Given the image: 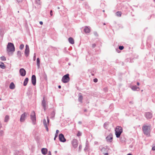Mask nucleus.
Returning a JSON list of instances; mask_svg holds the SVG:
<instances>
[{
	"label": "nucleus",
	"instance_id": "obj_1",
	"mask_svg": "<svg viewBox=\"0 0 155 155\" xmlns=\"http://www.w3.org/2000/svg\"><path fill=\"white\" fill-rule=\"evenodd\" d=\"M150 126L144 125L142 127V130L144 134L148 136H150Z\"/></svg>",
	"mask_w": 155,
	"mask_h": 155
},
{
	"label": "nucleus",
	"instance_id": "obj_19",
	"mask_svg": "<svg viewBox=\"0 0 155 155\" xmlns=\"http://www.w3.org/2000/svg\"><path fill=\"white\" fill-rule=\"evenodd\" d=\"M25 53L26 56L28 57L29 54V49H25Z\"/></svg>",
	"mask_w": 155,
	"mask_h": 155
},
{
	"label": "nucleus",
	"instance_id": "obj_27",
	"mask_svg": "<svg viewBox=\"0 0 155 155\" xmlns=\"http://www.w3.org/2000/svg\"><path fill=\"white\" fill-rule=\"evenodd\" d=\"M1 59L2 61H5L6 60L4 56L1 57Z\"/></svg>",
	"mask_w": 155,
	"mask_h": 155
},
{
	"label": "nucleus",
	"instance_id": "obj_50",
	"mask_svg": "<svg viewBox=\"0 0 155 155\" xmlns=\"http://www.w3.org/2000/svg\"><path fill=\"white\" fill-rule=\"evenodd\" d=\"M104 25H105V23H104Z\"/></svg>",
	"mask_w": 155,
	"mask_h": 155
},
{
	"label": "nucleus",
	"instance_id": "obj_47",
	"mask_svg": "<svg viewBox=\"0 0 155 155\" xmlns=\"http://www.w3.org/2000/svg\"><path fill=\"white\" fill-rule=\"evenodd\" d=\"M52 114L53 115V116H54V112H52Z\"/></svg>",
	"mask_w": 155,
	"mask_h": 155
},
{
	"label": "nucleus",
	"instance_id": "obj_43",
	"mask_svg": "<svg viewBox=\"0 0 155 155\" xmlns=\"http://www.w3.org/2000/svg\"><path fill=\"white\" fill-rule=\"evenodd\" d=\"M36 57L35 55L34 57V61H35V60Z\"/></svg>",
	"mask_w": 155,
	"mask_h": 155
},
{
	"label": "nucleus",
	"instance_id": "obj_5",
	"mask_svg": "<svg viewBox=\"0 0 155 155\" xmlns=\"http://www.w3.org/2000/svg\"><path fill=\"white\" fill-rule=\"evenodd\" d=\"M31 119L32 120L33 124H35V122L36 120V117L35 113L34 111H33L31 112Z\"/></svg>",
	"mask_w": 155,
	"mask_h": 155
},
{
	"label": "nucleus",
	"instance_id": "obj_48",
	"mask_svg": "<svg viewBox=\"0 0 155 155\" xmlns=\"http://www.w3.org/2000/svg\"><path fill=\"white\" fill-rule=\"evenodd\" d=\"M127 155H132L130 153H128Z\"/></svg>",
	"mask_w": 155,
	"mask_h": 155
},
{
	"label": "nucleus",
	"instance_id": "obj_13",
	"mask_svg": "<svg viewBox=\"0 0 155 155\" xmlns=\"http://www.w3.org/2000/svg\"><path fill=\"white\" fill-rule=\"evenodd\" d=\"M26 115L25 113H24L23 114H22L21 116V117L20 118V120L21 122H23L25 120V118Z\"/></svg>",
	"mask_w": 155,
	"mask_h": 155
},
{
	"label": "nucleus",
	"instance_id": "obj_23",
	"mask_svg": "<svg viewBox=\"0 0 155 155\" xmlns=\"http://www.w3.org/2000/svg\"><path fill=\"white\" fill-rule=\"evenodd\" d=\"M122 13L121 12H117L116 13V15L118 17H120Z\"/></svg>",
	"mask_w": 155,
	"mask_h": 155
},
{
	"label": "nucleus",
	"instance_id": "obj_38",
	"mask_svg": "<svg viewBox=\"0 0 155 155\" xmlns=\"http://www.w3.org/2000/svg\"><path fill=\"white\" fill-rule=\"evenodd\" d=\"M59 130H57L56 131V134H57L58 135V134L59 133Z\"/></svg>",
	"mask_w": 155,
	"mask_h": 155
},
{
	"label": "nucleus",
	"instance_id": "obj_42",
	"mask_svg": "<svg viewBox=\"0 0 155 155\" xmlns=\"http://www.w3.org/2000/svg\"><path fill=\"white\" fill-rule=\"evenodd\" d=\"M48 155H51V152L50 151L48 152Z\"/></svg>",
	"mask_w": 155,
	"mask_h": 155
},
{
	"label": "nucleus",
	"instance_id": "obj_36",
	"mask_svg": "<svg viewBox=\"0 0 155 155\" xmlns=\"http://www.w3.org/2000/svg\"><path fill=\"white\" fill-rule=\"evenodd\" d=\"M58 135L57 134H55V136L54 138V140H55L56 138L57 137Z\"/></svg>",
	"mask_w": 155,
	"mask_h": 155
},
{
	"label": "nucleus",
	"instance_id": "obj_51",
	"mask_svg": "<svg viewBox=\"0 0 155 155\" xmlns=\"http://www.w3.org/2000/svg\"><path fill=\"white\" fill-rule=\"evenodd\" d=\"M0 100H2V99H1V98H0Z\"/></svg>",
	"mask_w": 155,
	"mask_h": 155
},
{
	"label": "nucleus",
	"instance_id": "obj_39",
	"mask_svg": "<svg viewBox=\"0 0 155 155\" xmlns=\"http://www.w3.org/2000/svg\"><path fill=\"white\" fill-rule=\"evenodd\" d=\"M96 46V45L95 44H93L92 45V46L93 48H94Z\"/></svg>",
	"mask_w": 155,
	"mask_h": 155
},
{
	"label": "nucleus",
	"instance_id": "obj_15",
	"mask_svg": "<svg viewBox=\"0 0 155 155\" xmlns=\"http://www.w3.org/2000/svg\"><path fill=\"white\" fill-rule=\"evenodd\" d=\"M48 152V150L46 148H43L41 149V152L43 154H46Z\"/></svg>",
	"mask_w": 155,
	"mask_h": 155
},
{
	"label": "nucleus",
	"instance_id": "obj_9",
	"mask_svg": "<svg viewBox=\"0 0 155 155\" xmlns=\"http://www.w3.org/2000/svg\"><path fill=\"white\" fill-rule=\"evenodd\" d=\"M42 105L44 107V110H45L46 107V101L45 100V97H43V100L42 101Z\"/></svg>",
	"mask_w": 155,
	"mask_h": 155
},
{
	"label": "nucleus",
	"instance_id": "obj_34",
	"mask_svg": "<svg viewBox=\"0 0 155 155\" xmlns=\"http://www.w3.org/2000/svg\"><path fill=\"white\" fill-rule=\"evenodd\" d=\"M50 15L51 16H52L53 14H52V10H51L50 11Z\"/></svg>",
	"mask_w": 155,
	"mask_h": 155
},
{
	"label": "nucleus",
	"instance_id": "obj_8",
	"mask_svg": "<svg viewBox=\"0 0 155 155\" xmlns=\"http://www.w3.org/2000/svg\"><path fill=\"white\" fill-rule=\"evenodd\" d=\"M19 72L21 76H24L26 74V71L24 68H21L19 70Z\"/></svg>",
	"mask_w": 155,
	"mask_h": 155
},
{
	"label": "nucleus",
	"instance_id": "obj_7",
	"mask_svg": "<svg viewBox=\"0 0 155 155\" xmlns=\"http://www.w3.org/2000/svg\"><path fill=\"white\" fill-rule=\"evenodd\" d=\"M72 144L74 148H76L78 145V141L76 139H73L72 141Z\"/></svg>",
	"mask_w": 155,
	"mask_h": 155
},
{
	"label": "nucleus",
	"instance_id": "obj_25",
	"mask_svg": "<svg viewBox=\"0 0 155 155\" xmlns=\"http://www.w3.org/2000/svg\"><path fill=\"white\" fill-rule=\"evenodd\" d=\"M9 119V116L8 115L6 116L5 119V122H7L8 120Z\"/></svg>",
	"mask_w": 155,
	"mask_h": 155
},
{
	"label": "nucleus",
	"instance_id": "obj_6",
	"mask_svg": "<svg viewBox=\"0 0 155 155\" xmlns=\"http://www.w3.org/2000/svg\"><path fill=\"white\" fill-rule=\"evenodd\" d=\"M59 138L60 141L61 142H64L66 141V139L62 134H59Z\"/></svg>",
	"mask_w": 155,
	"mask_h": 155
},
{
	"label": "nucleus",
	"instance_id": "obj_29",
	"mask_svg": "<svg viewBox=\"0 0 155 155\" xmlns=\"http://www.w3.org/2000/svg\"><path fill=\"white\" fill-rule=\"evenodd\" d=\"M24 47V45L23 44L20 45V49H22Z\"/></svg>",
	"mask_w": 155,
	"mask_h": 155
},
{
	"label": "nucleus",
	"instance_id": "obj_4",
	"mask_svg": "<svg viewBox=\"0 0 155 155\" xmlns=\"http://www.w3.org/2000/svg\"><path fill=\"white\" fill-rule=\"evenodd\" d=\"M69 75V74H67L63 76L62 78V81L64 83H66L68 82L70 80Z\"/></svg>",
	"mask_w": 155,
	"mask_h": 155
},
{
	"label": "nucleus",
	"instance_id": "obj_21",
	"mask_svg": "<svg viewBox=\"0 0 155 155\" xmlns=\"http://www.w3.org/2000/svg\"><path fill=\"white\" fill-rule=\"evenodd\" d=\"M37 65L38 67V68H39L40 65V59L39 58H38L37 59Z\"/></svg>",
	"mask_w": 155,
	"mask_h": 155
},
{
	"label": "nucleus",
	"instance_id": "obj_12",
	"mask_svg": "<svg viewBox=\"0 0 155 155\" xmlns=\"http://www.w3.org/2000/svg\"><path fill=\"white\" fill-rule=\"evenodd\" d=\"M107 140L109 142H111L113 139L112 135L111 134H109L106 138Z\"/></svg>",
	"mask_w": 155,
	"mask_h": 155
},
{
	"label": "nucleus",
	"instance_id": "obj_37",
	"mask_svg": "<svg viewBox=\"0 0 155 155\" xmlns=\"http://www.w3.org/2000/svg\"><path fill=\"white\" fill-rule=\"evenodd\" d=\"M152 150H155V146H154V147H153L152 148Z\"/></svg>",
	"mask_w": 155,
	"mask_h": 155
},
{
	"label": "nucleus",
	"instance_id": "obj_45",
	"mask_svg": "<svg viewBox=\"0 0 155 155\" xmlns=\"http://www.w3.org/2000/svg\"><path fill=\"white\" fill-rule=\"evenodd\" d=\"M108 153H104L105 155H108Z\"/></svg>",
	"mask_w": 155,
	"mask_h": 155
},
{
	"label": "nucleus",
	"instance_id": "obj_17",
	"mask_svg": "<svg viewBox=\"0 0 155 155\" xmlns=\"http://www.w3.org/2000/svg\"><path fill=\"white\" fill-rule=\"evenodd\" d=\"M68 41L69 42L72 44H74V39L71 37H70L68 38Z\"/></svg>",
	"mask_w": 155,
	"mask_h": 155
},
{
	"label": "nucleus",
	"instance_id": "obj_14",
	"mask_svg": "<svg viewBox=\"0 0 155 155\" xmlns=\"http://www.w3.org/2000/svg\"><path fill=\"white\" fill-rule=\"evenodd\" d=\"M43 123L44 124V126L46 128V130L47 131H48V127L47 124L46 123V120L45 119H44L43 120Z\"/></svg>",
	"mask_w": 155,
	"mask_h": 155
},
{
	"label": "nucleus",
	"instance_id": "obj_31",
	"mask_svg": "<svg viewBox=\"0 0 155 155\" xmlns=\"http://www.w3.org/2000/svg\"><path fill=\"white\" fill-rule=\"evenodd\" d=\"M81 133L80 132H78V133L77 134V136H81Z\"/></svg>",
	"mask_w": 155,
	"mask_h": 155
},
{
	"label": "nucleus",
	"instance_id": "obj_41",
	"mask_svg": "<svg viewBox=\"0 0 155 155\" xmlns=\"http://www.w3.org/2000/svg\"><path fill=\"white\" fill-rule=\"evenodd\" d=\"M39 23L41 25H42L43 24V22L42 21H40L39 22Z\"/></svg>",
	"mask_w": 155,
	"mask_h": 155
},
{
	"label": "nucleus",
	"instance_id": "obj_32",
	"mask_svg": "<svg viewBox=\"0 0 155 155\" xmlns=\"http://www.w3.org/2000/svg\"><path fill=\"white\" fill-rule=\"evenodd\" d=\"M98 81L97 79V78H95L94 79V82H97Z\"/></svg>",
	"mask_w": 155,
	"mask_h": 155
},
{
	"label": "nucleus",
	"instance_id": "obj_28",
	"mask_svg": "<svg viewBox=\"0 0 155 155\" xmlns=\"http://www.w3.org/2000/svg\"><path fill=\"white\" fill-rule=\"evenodd\" d=\"M119 48L120 50H122L124 48V47L123 46H120L119 47Z\"/></svg>",
	"mask_w": 155,
	"mask_h": 155
},
{
	"label": "nucleus",
	"instance_id": "obj_53",
	"mask_svg": "<svg viewBox=\"0 0 155 155\" xmlns=\"http://www.w3.org/2000/svg\"><path fill=\"white\" fill-rule=\"evenodd\" d=\"M40 0H38V1H40Z\"/></svg>",
	"mask_w": 155,
	"mask_h": 155
},
{
	"label": "nucleus",
	"instance_id": "obj_33",
	"mask_svg": "<svg viewBox=\"0 0 155 155\" xmlns=\"http://www.w3.org/2000/svg\"><path fill=\"white\" fill-rule=\"evenodd\" d=\"M47 122H48V124H49V119L48 118V117H47Z\"/></svg>",
	"mask_w": 155,
	"mask_h": 155
},
{
	"label": "nucleus",
	"instance_id": "obj_24",
	"mask_svg": "<svg viewBox=\"0 0 155 155\" xmlns=\"http://www.w3.org/2000/svg\"><path fill=\"white\" fill-rule=\"evenodd\" d=\"M131 88L133 90L135 91L137 89H139V87H137L136 86H134L132 87Z\"/></svg>",
	"mask_w": 155,
	"mask_h": 155
},
{
	"label": "nucleus",
	"instance_id": "obj_40",
	"mask_svg": "<svg viewBox=\"0 0 155 155\" xmlns=\"http://www.w3.org/2000/svg\"><path fill=\"white\" fill-rule=\"evenodd\" d=\"M79 149L80 150H81V149L82 148V146L81 145H80L79 146Z\"/></svg>",
	"mask_w": 155,
	"mask_h": 155
},
{
	"label": "nucleus",
	"instance_id": "obj_11",
	"mask_svg": "<svg viewBox=\"0 0 155 155\" xmlns=\"http://www.w3.org/2000/svg\"><path fill=\"white\" fill-rule=\"evenodd\" d=\"M146 117L148 119L151 118L152 117V114L150 112H147L145 114Z\"/></svg>",
	"mask_w": 155,
	"mask_h": 155
},
{
	"label": "nucleus",
	"instance_id": "obj_22",
	"mask_svg": "<svg viewBox=\"0 0 155 155\" xmlns=\"http://www.w3.org/2000/svg\"><path fill=\"white\" fill-rule=\"evenodd\" d=\"M0 66L2 68L4 69L5 68L4 64L2 62H0Z\"/></svg>",
	"mask_w": 155,
	"mask_h": 155
},
{
	"label": "nucleus",
	"instance_id": "obj_44",
	"mask_svg": "<svg viewBox=\"0 0 155 155\" xmlns=\"http://www.w3.org/2000/svg\"><path fill=\"white\" fill-rule=\"evenodd\" d=\"M137 84L138 85V86H139V85H140V83H139L138 82H137Z\"/></svg>",
	"mask_w": 155,
	"mask_h": 155
},
{
	"label": "nucleus",
	"instance_id": "obj_30",
	"mask_svg": "<svg viewBox=\"0 0 155 155\" xmlns=\"http://www.w3.org/2000/svg\"><path fill=\"white\" fill-rule=\"evenodd\" d=\"M108 125V124L107 123H105L104 124V127L105 128H106L107 125Z\"/></svg>",
	"mask_w": 155,
	"mask_h": 155
},
{
	"label": "nucleus",
	"instance_id": "obj_18",
	"mask_svg": "<svg viewBox=\"0 0 155 155\" xmlns=\"http://www.w3.org/2000/svg\"><path fill=\"white\" fill-rule=\"evenodd\" d=\"M15 87V85L13 82H12L9 86V88L11 89H13Z\"/></svg>",
	"mask_w": 155,
	"mask_h": 155
},
{
	"label": "nucleus",
	"instance_id": "obj_10",
	"mask_svg": "<svg viewBox=\"0 0 155 155\" xmlns=\"http://www.w3.org/2000/svg\"><path fill=\"white\" fill-rule=\"evenodd\" d=\"M32 83L34 85H35L36 83V78L35 75H33L31 78Z\"/></svg>",
	"mask_w": 155,
	"mask_h": 155
},
{
	"label": "nucleus",
	"instance_id": "obj_49",
	"mask_svg": "<svg viewBox=\"0 0 155 155\" xmlns=\"http://www.w3.org/2000/svg\"><path fill=\"white\" fill-rule=\"evenodd\" d=\"M1 125H0V128H1Z\"/></svg>",
	"mask_w": 155,
	"mask_h": 155
},
{
	"label": "nucleus",
	"instance_id": "obj_16",
	"mask_svg": "<svg viewBox=\"0 0 155 155\" xmlns=\"http://www.w3.org/2000/svg\"><path fill=\"white\" fill-rule=\"evenodd\" d=\"M84 31L86 33H89L90 32V29L88 27L86 26L84 29Z\"/></svg>",
	"mask_w": 155,
	"mask_h": 155
},
{
	"label": "nucleus",
	"instance_id": "obj_35",
	"mask_svg": "<svg viewBox=\"0 0 155 155\" xmlns=\"http://www.w3.org/2000/svg\"><path fill=\"white\" fill-rule=\"evenodd\" d=\"M29 49L28 46V45H26V49Z\"/></svg>",
	"mask_w": 155,
	"mask_h": 155
},
{
	"label": "nucleus",
	"instance_id": "obj_20",
	"mask_svg": "<svg viewBox=\"0 0 155 155\" xmlns=\"http://www.w3.org/2000/svg\"><path fill=\"white\" fill-rule=\"evenodd\" d=\"M28 78H27L25 79L24 82V84H23L24 86H25L26 85L28 82Z\"/></svg>",
	"mask_w": 155,
	"mask_h": 155
},
{
	"label": "nucleus",
	"instance_id": "obj_26",
	"mask_svg": "<svg viewBox=\"0 0 155 155\" xmlns=\"http://www.w3.org/2000/svg\"><path fill=\"white\" fill-rule=\"evenodd\" d=\"M82 99H83V97L81 95L79 96V98H78L79 101L80 102H82Z\"/></svg>",
	"mask_w": 155,
	"mask_h": 155
},
{
	"label": "nucleus",
	"instance_id": "obj_46",
	"mask_svg": "<svg viewBox=\"0 0 155 155\" xmlns=\"http://www.w3.org/2000/svg\"><path fill=\"white\" fill-rule=\"evenodd\" d=\"M58 88H61V86L60 85H59L58 86Z\"/></svg>",
	"mask_w": 155,
	"mask_h": 155
},
{
	"label": "nucleus",
	"instance_id": "obj_3",
	"mask_svg": "<svg viewBox=\"0 0 155 155\" xmlns=\"http://www.w3.org/2000/svg\"><path fill=\"white\" fill-rule=\"evenodd\" d=\"M15 51V47L13 44L9 43L7 46V51L8 52L14 51Z\"/></svg>",
	"mask_w": 155,
	"mask_h": 155
},
{
	"label": "nucleus",
	"instance_id": "obj_2",
	"mask_svg": "<svg viewBox=\"0 0 155 155\" xmlns=\"http://www.w3.org/2000/svg\"><path fill=\"white\" fill-rule=\"evenodd\" d=\"M115 131L116 137H119L121 134L122 133V128L120 126H117L116 127Z\"/></svg>",
	"mask_w": 155,
	"mask_h": 155
},
{
	"label": "nucleus",
	"instance_id": "obj_52",
	"mask_svg": "<svg viewBox=\"0 0 155 155\" xmlns=\"http://www.w3.org/2000/svg\"><path fill=\"white\" fill-rule=\"evenodd\" d=\"M154 2H155V0H154Z\"/></svg>",
	"mask_w": 155,
	"mask_h": 155
}]
</instances>
